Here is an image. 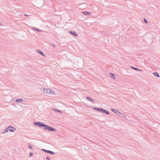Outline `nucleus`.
I'll use <instances>...</instances> for the list:
<instances>
[{
	"label": "nucleus",
	"mask_w": 160,
	"mask_h": 160,
	"mask_svg": "<svg viewBox=\"0 0 160 160\" xmlns=\"http://www.w3.org/2000/svg\"><path fill=\"white\" fill-rule=\"evenodd\" d=\"M41 123V122H39V123L37 122V123H34V124H35L36 125L37 124H38L39 125V126H43L44 127L45 129H47L50 131H55V129H54L53 128L50 127L44 124H43L42 123V124Z\"/></svg>",
	"instance_id": "f257e3e1"
},
{
	"label": "nucleus",
	"mask_w": 160,
	"mask_h": 160,
	"mask_svg": "<svg viewBox=\"0 0 160 160\" xmlns=\"http://www.w3.org/2000/svg\"><path fill=\"white\" fill-rule=\"evenodd\" d=\"M44 93L48 94H55V93L54 91H53L50 89H45L43 90Z\"/></svg>",
	"instance_id": "f03ea898"
},
{
	"label": "nucleus",
	"mask_w": 160,
	"mask_h": 160,
	"mask_svg": "<svg viewBox=\"0 0 160 160\" xmlns=\"http://www.w3.org/2000/svg\"><path fill=\"white\" fill-rule=\"evenodd\" d=\"M8 127V128H9L8 130H9V131L10 132H14L16 130V129L11 126H9Z\"/></svg>",
	"instance_id": "7ed1b4c3"
},
{
	"label": "nucleus",
	"mask_w": 160,
	"mask_h": 160,
	"mask_svg": "<svg viewBox=\"0 0 160 160\" xmlns=\"http://www.w3.org/2000/svg\"><path fill=\"white\" fill-rule=\"evenodd\" d=\"M112 110L113 112H114L117 115H119L120 113V112L118 111L115 109H112Z\"/></svg>",
	"instance_id": "20e7f679"
},
{
	"label": "nucleus",
	"mask_w": 160,
	"mask_h": 160,
	"mask_svg": "<svg viewBox=\"0 0 160 160\" xmlns=\"http://www.w3.org/2000/svg\"><path fill=\"white\" fill-rule=\"evenodd\" d=\"M23 101V99H17L16 100V102L17 103H19L22 102Z\"/></svg>",
	"instance_id": "39448f33"
},
{
	"label": "nucleus",
	"mask_w": 160,
	"mask_h": 160,
	"mask_svg": "<svg viewBox=\"0 0 160 160\" xmlns=\"http://www.w3.org/2000/svg\"><path fill=\"white\" fill-rule=\"evenodd\" d=\"M8 129L9 128H8V127L7 128H5L4 130V132L2 133L3 134H4L5 132H8Z\"/></svg>",
	"instance_id": "423d86ee"
},
{
	"label": "nucleus",
	"mask_w": 160,
	"mask_h": 160,
	"mask_svg": "<svg viewBox=\"0 0 160 160\" xmlns=\"http://www.w3.org/2000/svg\"><path fill=\"white\" fill-rule=\"evenodd\" d=\"M42 150L44 151H45L48 152V153L52 154H54V153L52 151H47V150H44V149H42Z\"/></svg>",
	"instance_id": "0eeeda50"
},
{
	"label": "nucleus",
	"mask_w": 160,
	"mask_h": 160,
	"mask_svg": "<svg viewBox=\"0 0 160 160\" xmlns=\"http://www.w3.org/2000/svg\"><path fill=\"white\" fill-rule=\"evenodd\" d=\"M70 33L72 34L73 35H74V36H77V34L75 32H70Z\"/></svg>",
	"instance_id": "6e6552de"
},
{
	"label": "nucleus",
	"mask_w": 160,
	"mask_h": 160,
	"mask_svg": "<svg viewBox=\"0 0 160 160\" xmlns=\"http://www.w3.org/2000/svg\"><path fill=\"white\" fill-rule=\"evenodd\" d=\"M84 15H86L87 14L89 15L90 13L88 12H82Z\"/></svg>",
	"instance_id": "1a4fd4ad"
},
{
	"label": "nucleus",
	"mask_w": 160,
	"mask_h": 160,
	"mask_svg": "<svg viewBox=\"0 0 160 160\" xmlns=\"http://www.w3.org/2000/svg\"><path fill=\"white\" fill-rule=\"evenodd\" d=\"M87 99H88V100H90V101H91V102H93V100L90 97H87Z\"/></svg>",
	"instance_id": "9d476101"
},
{
	"label": "nucleus",
	"mask_w": 160,
	"mask_h": 160,
	"mask_svg": "<svg viewBox=\"0 0 160 160\" xmlns=\"http://www.w3.org/2000/svg\"><path fill=\"white\" fill-rule=\"evenodd\" d=\"M153 75L155 76H157L158 77H159V75H158V74L157 72H154L153 73Z\"/></svg>",
	"instance_id": "9b49d317"
},
{
	"label": "nucleus",
	"mask_w": 160,
	"mask_h": 160,
	"mask_svg": "<svg viewBox=\"0 0 160 160\" xmlns=\"http://www.w3.org/2000/svg\"><path fill=\"white\" fill-rule=\"evenodd\" d=\"M111 75V77L113 79H114V75L112 73H110Z\"/></svg>",
	"instance_id": "f8f14e48"
},
{
	"label": "nucleus",
	"mask_w": 160,
	"mask_h": 160,
	"mask_svg": "<svg viewBox=\"0 0 160 160\" xmlns=\"http://www.w3.org/2000/svg\"><path fill=\"white\" fill-rule=\"evenodd\" d=\"M102 111L103 112H105L108 114H109V112H107V111H106L105 110L102 109Z\"/></svg>",
	"instance_id": "ddd939ff"
},
{
	"label": "nucleus",
	"mask_w": 160,
	"mask_h": 160,
	"mask_svg": "<svg viewBox=\"0 0 160 160\" xmlns=\"http://www.w3.org/2000/svg\"><path fill=\"white\" fill-rule=\"evenodd\" d=\"M38 52L39 53H40L42 55H43V53L41 51L39 50V51H38Z\"/></svg>",
	"instance_id": "4468645a"
},
{
	"label": "nucleus",
	"mask_w": 160,
	"mask_h": 160,
	"mask_svg": "<svg viewBox=\"0 0 160 160\" xmlns=\"http://www.w3.org/2000/svg\"><path fill=\"white\" fill-rule=\"evenodd\" d=\"M132 68L134 70H139V71H141V70L137 68H136L135 67H132Z\"/></svg>",
	"instance_id": "2eb2a0df"
},
{
	"label": "nucleus",
	"mask_w": 160,
	"mask_h": 160,
	"mask_svg": "<svg viewBox=\"0 0 160 160\" xmlns=\"http://www.w3.org/2000/svg\"><path fill=\"white\" fill-rule=\"evenodd\" d=\"M144 21L146 23H147V20L145 19V18H144Z\"/></svg>",
	"instance_id": "dca6fc26"
},
{
	"label": "nucleus",
	"mask_w": 160,
	"mask_h": 160,
	"mask_svg": "<svg viewBox=\"0 0 160 160\" xmlns=\"http://www.w3.org/2000/svg\"><path fill=\"white\" fill-rule=\"evenodd\" d=\"M46 159L48 160H50L48 157H47Z\"/></svg>",
	"instance_id": "f3484780"
},
{
	"label": "nucleus",
	"mask_w": 160,
	"mask_h": 160,
	"mask_svg": "<svg viewBox=\"0 0 160 160\" xmlns=\"http://www.w3.org/2000/svg\"><path fill=\"white\" fill-rule=\"evenodd\" d=\"M28 147L29 148H30V144H29H29H28Z\"/></svg>",
	"instance_id": "a211bd4d"
},
{
	"label": "nucleus",
	"mask_w": 160,
	"mask_h": 160,
	"mask_svg": "<svg viewBox=\"0 0 160 160\" xmlns=\"http://www.w3.org/2000/svg\"><path fill=\"white\" fill-rule=\"evenodd\" d=\"M24 16H29V15H28V14H25L24 15Z\"/></svg>",
	"instance_id": "6ab92c4d"
},
{
	"label": "nucleus",
	"mask_w": 160,
	"mask_h": 160,
	"mask_svg": "<svg viewBox=\"0 0 160 160\" xmlns=\"http://www.w3.org/2000/svg\"><path fill=\"white\" fill-rule=\"evenodd\" d=\"M30 155H31V156L32 155V154L31 153Z\"/></svg>",
	"instance_id": "aec40b11"
},
{
	"label": "nucleus",
	"mask_w": 160,
	"mask_h": 160,
	"mask_svg": "<svg viewBox=\"0 0 160 160\" xmlns=\"http://www.w3.org/2000/svg\"><path fill=\"white\" fill-rule=\"evenodd\" d=\"M29 156L30 157V153H29Z\"/></svg>",
	"instance_id": "412c9836"
},
{
	"label": "nucleus",
	"mask_w": 160,
	"mask_h": 160,
	"mask_svg": "<svg viewBox=\"0 0 160 160\" xmlns=\"http://www.w3.org/2000/svg\"><path fill=\"white\" fill-rule=\"evenodd\" d=\"M0 25H1V24H0Z\"/></svg>",
	"instance_id": "4be33fe9"
}]
</instances>
